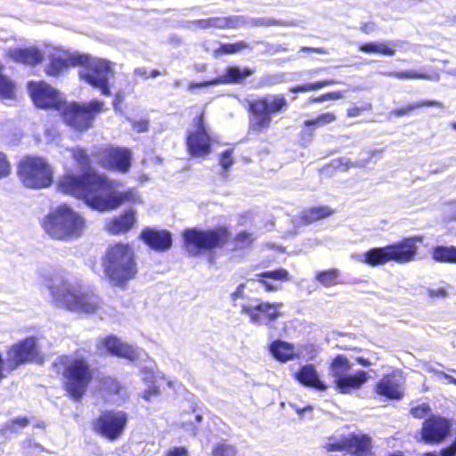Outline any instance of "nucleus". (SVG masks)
<instances>
[{
  "mask_svg": "<svg viewBox=\"0 0 456 456\" xmlns=\"http://www.w3.org/2000/svg\"><path fill=\"white\" fill-rule=\"evenodd\" d=\"M333 212L328 206L313 207L304 210L300 215V219L305 224H309L330 216Z\"/></svg>",
  "mask_w": 456,
  "mask_h": 456,
  "instance_id": "obj_29",
  "label": "nucleus"
},
{
  "mask_svg": "<svg viewBox=\"0 0 456 456\" xmlns=\"http://www.w3.org/2000/svg\"><path fill=\"white\" fill-rule=\"evenodd\" d=\"M327 452H342L355 455L365 456L371 448V439L366 435H349L329 437L323 444Z\"/></svg>",
  "mask_w": 456,
  "mask_h": 456,
  "instance_id": "obj_14",
  "label": "nucleus"
},
{
  "mask_svg": "<svg viewBox=\"0 0 456 456\" xmlns=\"http://www.w3.org/2000/svg\"><path fill=\"white\" fill-rule=\"evenodd\" d=\"M74 159L83 167L88 166L89 159L86 153L82 149H73L70 151Z\"/></svg>",
  "mask_w": 456,
  "mask_h": 456,
  "instance_id": "obj_44",
  "label": "nucleus"
},
{
  "mask_svg": "<svg viewBox=\"0 0 456 456\" xmlns=\"http://www.w3.org/2000/svg\"><path fill=\"white\" fill-rule=\"evenodd\" d=\"M18 175L22 183L32 189H42L53 183V169L45 159L26 157L20 160Z\"/></svg>",
  "mask_w": 456,
  "mask_h": 456,
  "instance_id": "obj_9",
  "label": "nucleus"
},
{
  "mask_svg": "<svg viewBox=\"0 0 456 456\" xmlns=\"http://www.w3.org/2000/svg\"><path fill=\"white\" fill-rule=\"evenodd\" d=\"M395 46L396 44L391 42L389 44L386 42H370L363 44L360 46V51L366 53H379L386 56H394L395 54V50L391 47Z\"/></svg>",
  "mask_w": 456,
  "mask_h": 456,
  "instance_id": "obj_30",
  "label": "nucleus"
},
{
  "mask_svg": "<svg viewBox=\"0 0 456 456\" xmlns=\"http://www.w3.org/2000/svg\"><path fill=\"white\" fill-rule=\"evenodd\" d=\"M188 454L187 448L183 446L171 448L167 452V456H188Z\"/></svg>",
  "mask_w": 456,
  "mask_h": 456,
  "instance_id": "obj_51",
  "label": "nucleus"
},
{
  "mask_svg": "<svg viewBox=\"0 0 456 456\" xmlns=\"http://www.w3.org/2000/svg\"><path fill=\"white\" fill-rule=\"evenodd\" d=\"M134 212L129 210L124 215L108 221L105 224L107 231L111 234H119L130 230L135 223Z\"/></svg>",
  "mask_w": 456,
  "mask_h": 456,
  "instance_id": "obj_27",
  "label": "nucleus"
},
{
  "mask_svg": "<svg viewBox=\"0 0 456 456\" xmlns=\"http://www.w3.org/2000/svg\"><path fill=\"white\" fill-rule=\"evenodd\" d=\"M96 157L102 167L126 173L131 166L132 152L126 148L108 146L100 149Z\"/></svg>",
  "mask_w": 456,
  "mask_h": 456,
  "instance_id": "obj_18",
  "label": "nucleus"
},
{
  "mask_svg": "<svg viewBox=\"0 0 456 456\" xmlns=\"http://www.w3.org/2000/svg\"><path fill=\"white\" fill-rule=\"evenodd\" d=\"M143 380L146 383H153V374L151 371L143 372Z\"/></svg>",
  "mask_w": 456,
  "mask_h": 456,
  "instance_id": "obj_61",
  "label": "nucleus"
},
{
  "mask_svg": "<svg viewBox=\"0 0 456 456\" xmlns=\"http://www.w3.org/2000/svg\"><path fill=\"white\" fill-rule=\"evenodd\" d=\"M436 374L446 379L450 383L456 385V379L444 371H436Z\"/></svg>",
  "mask_w": 456,
  "mask_h": 456,
  "instance_id": "obj_59",
  "label": "nucleus"
},
{
  "mask_svg": "<svg viewBox=\"0 0 456 456\" xmlns=\"http://www.w3.org/2000/svg\"><path fill=\"white\" fill-rule=\"evenodd\" d=\"M28 90L34 103L42 109H61L64 103L60 92L44 81L30 82Z\"/></svg>",
  "mask_w": 456,
  "mask_h": 456,
  "instance_id": "obj_19",
  "label": "nucleus"
},
{
  "mask_svg": "<svg viewBox=\"0 0 456 456\" xmlns=\"http://www.w3.org/2000/svg\"><path fill=\"white\" fill-rule=\"evenodd\" d=\"M452 421L440 415H431L422 423L421 440L427 444L442 443L450 434Z\"/></svg>",
  "mask_w": 456,
  "mask_h": 456,
  "instance_id": "obj_17",
  "label": "nucleus"
},
{
  "mask_svg": "<svg viewBox=\"0 0 456 456\" xmlns=\"http://www.w3.org/2000/svg\"><path fill=\"white\" fill-rule=\"evenodd\" d=\"M183 427L186 430L190 431L191 434L196 435V433H197V428H196L194 425H192V424L187 425V424H186V425H183Z\"/></svg>",
  "mask_w": 456,
  "mask_h": 456,
  "instance_id": "obj_64",
  "label": "nucleus"
},
{
  "mask_svg": "<svg viewBox=\"0 0 456 456\" xmlns=\"http://www.w3.org/2000/svg\"><path fill=\"white\" fill-rule=\"evenodd\" d=\"M241 313L247 314L250 322L255 324L261 322L264 315L269 322L275 321L281 316V308L282 303H269V302H258L257 300H251L250 302L241 304Z\"/></svg>",
  "mask_w": 456,
  "mask_h": 456,
  "instance_id": "obj_20",
  "label": "nucleus"
},
{
  "mask_svg": "<svg viewBox=\"0 0 456 456\" xmlns=\"http://www.w3.org/2000/svg\"><path fill=\"white\" fill-rule=\"evenodd\" d=\"M244 289L245 284H240L237 287L236 290L233 293H232L231 297L233 302H236L238 299L244 297Z\"/></svg>",
  "mask_w": 456,
  "mask_h": 456,
  "instance_id": "obj_54",
  "label": "nucleus"
},
{
  "mask_svg": "<svg viewBox=\"0 0 456 456\" xmlns=\"http://www.w3.org/2000/svg\"><path fill=\"white\" fill-rule=\"evenodd\" d=\"M248 47V44L244 41H240L235 44H224L221 45L218 52L224 53H235Z\"/></svg>",
  "mask_w": 456,
  "mask_h": 456,
  "instance_id": "obj_42",
  "label": "nucleus"
},
{
  "mask_svg": "<svg viewBox=\"0 0 456 456\" xmlns=\"http://www.w3.org/2000/svg\"><path fill=\"white\" fill-rule=\"evenodd\" d=\"M103 272L110 283L124 288L137 273V265L133 248L117 243L110 246L102 262Z\"/></svg>",
  "mask_w": 456,
  "mask_h": 456,
  "instance_id": "obj_4",
  "label": "nucleus"
},
{
  "mask_svg": "<svg viewBox=\"0 0 456 456\" xmlns=\"http://www.w3.org/2000/svg\"><path fill=\"white\" fill-rule=\"evenodd\" d=\"M63 376L67 392L75 401H79L93 379L88 363L82 358L69 359L65 363Z\"/></svg>",
  "mask_w": 456,
  "mask_h": 456,
  "instance_id": "obj_10",
  "label": "nucleus"
},
{
  "mask_svg": "<svg viewBox=\"0 0 456 456\" xmlns=\"http://www.w3.org/2000/svg\"><path fill=\"white\" fill-rule=\"evenodd\" d=\"M431 296H436V297H446L447 291L444 289H438L437 290L431 291Z\"/></svg>",
  "mask_w": 456,
  "mask_h": 456,
  "instance_id": "obj_60",
  "label": "nucleus"
},
{
  "mask_svg": "<svg viewBox=\"0 0 456 456\" xmlns=\"http://www.w3.org/2000/svg\"><path fill=\"white\" fill-rule=\"evenodd\" d=\"M236 455H237L236 448L233 445L228 444L225 443L217 444L212 451V456H236Z\"/></svg>",
  "mask_w": 456,
  "mask_h": 456,
  "instance_id": "obj_40",
  "label": "nucleus"
},
{
  "mask_svg": "<svg viewBox=\"0 0 456 456\" xmlns=\"http://www.w3.org/2000/svg\"><path fill=\"white\" fill-rule=\"evenodd\" d=\"M376 392L390 399H400L403 395L400 379L394 374L384 376L376 385Z\"/></svg>",
  "mask_w": 456,
  "mask_h": 456,
  "instance_id": "obj_23",
  "label": "nucleus"
},
{
  "mask_svg": "<svg viewBox=\"0 0 456 456\" xmlns=\"http://www.w3.org/2000/svg\"><path fill=\"white\" fill-rule=\"evenodd\" d=\"M96 346L101 353L105 350L113 355L126 358L130 361H135L138 359L142 353L141 349L122 342L116 336H108L106 338H100L98 339Z\"/></svg>",
  "mask_w": 456,
  "mask_h": 456,
  "instance_id": "obj_21",
  "label": "nucleus"
},
{
  "mask_svg": "<svg viewBox=\"0 0 456 456\" xmlns=\"http://www.w3.org/2000/svg\"><path fill=\"white\" fill-rule=\"evenodd\" d=\"M195 24L200 28H212V18L206 20H199L195 21Z\"/></svg>",
  "mask_w": 456,
  "mask_h": 456,
  "instance_id": "obj_56",
  "label": "nucleus"
},
{
  "mask_svg": "<svg viewBox=\"0 0 456 456\" xmlns=\"http://www.w3.org/2000/svg\"><path fill=\"white\" fill-rule=\"evenodd\" d=\"M11 173V165L6 155L0 151V179L7 177Z\"/></svg>",
  "mask_w": 456,
  "mask_h": 456,
  "instance_id": "obj_46",
  "label": "nucleus"
},
{
  "mask_svg": "<svg viewBox=\"0 0 456 456\" xmlns=\"http://www.w3.org/2000/svg\"><path fill=\"white\" fill-rule=\"evenodd\" d=\"M45 286L53 302L59 307L86 314H96L102 308L100 297L93 292L83 290L79 282L64 271L55 272L46 281Z\"/></svg>",
  "mask_w": 456,
  "mask_h": 456,
  "instance_id": "obj_2",
  "label": "nucleus"
},
{
  "mask_svg": "<svg viewBox=\"0 0 456 456\" xmlns=\"http://www.w3.org/2000/svg\"><path fill=\"white\" fill-rule=\"evenodd\" d=\"M118 183L89 169L82 176L66 175L58 183L64 193L82 199L92 208L99 211L110 210L124 201L136 202L139 196L133 191L119 192Z\"/></svg>",
  "mask_w": 456,
  "mask_h": 456,
  "instance_id": "obj_1",
  "label": "nucleus"
},
{
  "mask_svg": "<svg viewBox=\"0 0 456 456\" xmlns=\"http://www.w3.org/2000/svg\"><path fill=\"white\" fill-rule=\"evenodd\" d=\"M420 239L407 238L401 242L382 248H373L356 258L369 265L376 266L389 261L404 264L414 259L417 253V241Z\"/></svg>",
  "mask_w": 456,
  "mask_h": 456,
  "instance_id": "obj_6",
  "label": "nucleus"
},
{
  "mask_svg": "<svg viewBox=\"0 0 456 456\" xmlns=\"http://www.w3.org/2000/svg\"><path fill=\"white\" fill-rule=\"evenodd\" d=\"M353 363L343 354L337 355L329 367V375L334 387L341 394H350L360 389L369 379L367 371L358 370L352 373Z\"/></svg>",
  "mask_w": 456,
  "mask_h": 456,
  "instance_id": "obj_7",
  "label": "nucleus"
},
{
  "mask_svg": "<svg viewBox=\"0 0 456 456\" xmlns=\"http://www.w3.org/2000/svg\"><path fill=\"white\" fill-rule=\"evenodd\" d=\"M254 240L253 234L242 232L236 237V245L240 248H244L251 244Z\"/></svg>",
  "mask_w": 456,
  "mask_h": 456,
  "instance_id": "obj_48",
  "label": "nucleus"
},
{
  "mask_svg": "<svg viewBox=\"0 0 456 456\" xmlns=\"http://www.w3.org/2000/svg\"><path fill=\"white\" fill-rule=\"evenodd\" d=\"M382 75L387 77H393L398 79H426V80H433L436 81L439 79V76L437 74H427V73H419L415 70H407V71H388L383 72Z\"/></svg>",
  "mask_w": 456,
  "mask_h": 456,
  "instance_id": "obj_31",
  "label": "nucleus"
},
{
  "mask_svg": "<svg viewBox=\"0 0 456 456\" xmlns=\"http://www.w3.org/2000/svg\"><path fill=\"white\" fill-rule=\"evenodd\" d=\"M133 128L138 133H142L148 129V122L146 120L134 121Z\"/></svg>",
  "mask_w": 456,
  "mask_h": 456,
  "instance_id": "obj_53",
  "label": "nucleus"
},
{
  "mask_svg": "<svg viewBox=\"0 0 456 456\" xmlns=\"http://www.w3.org/2000/svg\"><path fill=\"white\" fill-rule=\"evenodd\" d=\"M356 361L362 366H370L371 365V362L368 360V359H365L363 357H357L356 358Z\"/></svg>",
  "mask_w": 456,
  "mask_h": 456,
  "instance_id": "obj_63",
  "label": "nucleus"
},
{
  "mask_svg": "<svg viewBox=\"0 0 456 456\" xmlns=\"http://www.w3.org/2000/svg\"><path fill=\"white\" fill-rule=\"evenodd\" d=\"M4 67L0 63V97L12 99L15 95V85L7 77L2 74Z\"/></svg>",
  "mask_w": 456,
  "mask_h": 456,
  "instance_id": "obj_37",
  "label": "nucleus"
},
{
  "mask_svg": "<svg viewBox=\"0 0 456 456\" xmlns=\"http://www.w3.org/2000/svg\"><path fill=\"white\" fill-rule=\"evenodd\" d=\"M6 370L12 371L19 366L39 359L40 346L38 339L28 337L12 345L7 352Z\"/></svg>",
  "mask_w": 456,
  "mask_h": 456,
  "instance_id": "obj_13",
  "label": "nucleus"
},
{
  "mask_svg": "<svg viewBox=\"0 0 456 456\" xmlns=\"http://www.w3.org/2000/svg\"><path fill=\"white\" fill-rule=\"evenodd\" d=\"M257 276L279 281H288L289 279V273L285 269H278L274 271L262 273L260 274H257Z\"/></svg>",
  "mask_w": 456,
  "mask_h": 456,
  "instance_id": "obj_43",
  "label": "nucleus"
},
{
  "mask_svg": "<svg viewBox=\"0 0 456 456\" xmlns=\"http://www.w3.org/2000/svg\"><path fill=\"white\" fill-rule=\"evenodd\" d=\"M245 23L242 16H234L230 18H212V28H237Z\"/></svg>",
  "mask_w": 456,
  "mask_h": 456,
  "instance_id": "obj_35",
  "label": "nucleus"
},
{
  "mask_svg": "<svg viewBox=\"0 0 456 456\" xmlns=\"http://www.w3.org/2000/svg\"><path fill=\"white\" fill-rule=\"evenodd\" d=\"M270 351L273 357L280 362H288L296 355L294 346L281 340L273 342L270 346Z\"/></svg>",
  "mask_w": 456,
  "mask_h": 456,
  "instance_id": "obj_28",
  "label": "nucleus"
},
{
  "mask_svg": "<svg viewBox=\"0 0 456 456\" xmlns=\"http://www.w3.org/2000/svg\"><path fill=\"white\" fill-rule=\"evenodd\" d=\"M7 56L16 62L34 66L42 61L44 53L37 48L31 46L9 49Z\"/></svg>",
  "mask_w": 456,
  "mask_h": 456,
  "instance_id": "obj_24",
  "label": "nucleus"
},
{
  "mask_svg": "<svg viewBox=\"0 0 456 456\" xmlns=\"http://www.w3.org/2000/svg\"><path fill=\"white\" fill-rule=\"evenodd\" d=\"M431 411L429 405L426 403H423L421 404H419L415 407H412L411 409V413L415 417V418H418V419H422L424 418L425 416L428 415V413H429Z\"/></svg>",
  "mask_w": 456,
  "mask_h": 456,
  "instance_id": "obj_47",
  "label": "nucleus"
},
{
  "mask_svg": "<svg viewBox=\"0 0 456 456\" xmlns=\"http://www.w3.org/2000/svg\"><path fill=\"white\" fill-rule=\"evenodd\" d=\"M426 106L444 107V104L438 101H429V100L428 101H420V102H416L411 103L403 108L395 109L391 111V114H393L396 117H403V116L408 115L410 112H411L412 110H414L416 109H419L421 107H426Z\"/></svg>",
  "mask_w": 456,
  "mask_h": 456,
  "instance_id": "obj_34",
  "label": "nucleus"
},
{
  "mask_svg": "<svg viewBox=\"0 0 456 456\" xmlns=\"http://www.w3.org/2000/svg\"><path fill=\"white\" fill-rule=\"evenodd\" d=\"M336 84L335 80H323L312 84H305L303 86H297L291 89L293 93H305L309 91H316L322 87Z\"/></svg>",
  "mask_w": 456,
  "mask_h": 456,
  "instance_id": "obj_39",
  "label": "nucleus"
},
{
  "mask_svg": "<svg viewBox=\"0 0 456 456\" xmlns=\"http://www.w3.org/2000/svg\"><path fill=\"white\" fill-rule=\"evenodd\" d=\"M444 213L450 220L456 221V200L445 206Z\"/></svg>",
  "mask_w": 456,
  "mask_h": 456,
  "instance_id": "obj_50",
  "label": "nucleus"
},
{
  "mask_svg": "<svg viewBox=\"0 0 456 456\" xmlns=\"http://www.w3.org/2000/svg\"><path fill=\"white\" fill-rule=\"evenodd\" d=\"M432 256L437 262L456 264V247H436L433 249Z\"/></svg>",
  "mask_w": 456,
  "mask_h": 456,
  "instance_id": "obj_32",
  "label": "nucleus"
},
{
  "mask_svg": "<svg viewBox=\"0 0 456 456\" xmlns=\"http://www.w3.org/2000/svg\"><path fill=\"white\" fill-rule=\"evenodd\" d=\"M339 272L338 269H330L318 272L315 279L323 286L330 287L338 283Z\"/></svg>",
  "mask_w": 456,
  "mask_h": 456,
  "instance_id": "obj_36",
  "label": "nucleus"
},
{
  "mask_svg": "<svg viewBox=\"0 0 456 456\" xmlns=\"http://www.w3.org/2000/svg\"><path fill=\"white\" fill-rule=\"evenodd\" d=\"M212 138L204 123L201 113L194 118L192 126L187 132V149L192 157L203 158L211 152Z\"/></svg>",
  "mask_w": 456,
  "mask_h": 456,
  "instance_id": "obj_15",
  "label": "nucleus"
},
{
  "mask_svg": "<svg viewBox=\"0 0 456 456\" xmlns=\"http://www.w3.org/2000/svg\"><path fill=\"white\" fill-rule=\"evenodd\" d=\"M372 109L370 102L362 103L361 106H354L349 108L346 111L347 116L350 118L359 117L363 111H369Z\"/></svg>",
  "mask_w": 456,
  "mask_h": 456,
  "instance_id": "obj_45",
  "label": "nucleus"
},
{
  "mask_svg": "<svg viewBox=\"0 0 456 456\" xmlns=\"http://www.w3.org/2000/svg\"><path fill=\"white\" fill-rule=\"evenodd\" d=\"M296 379L305 386L314 387L318 390H326L327 386L320 379L315 367L313 364L303 366L297 373Z\"/></svg>",
  "mask_w": 456,
  "mask_h": 456,
  "instance_id": "obj_26",
  "label": "nucleus"
},
{
  "mask_svg": "<svg viewBox=\"0 0 456 456\" xmlns=\"http://www.w3.org/2000/svg\"><path fill=\"white\" fill-rule=\"evenodd\" d=\"M100 387L101 389L108 391L111 394H117L120 389L119 383L115 379L110 377L102 379L100 381Z\"/></svg>",
  "mask_w": 456,
  "mask_h": 456,
  "instance_id": "obj_41",
  "label": "nucleus"
},
{
  "mask_svg": "<svg viewBox=\"0 0 456 456\" xmlns=\"http://www.w3.org/2000/svg\"><path fill=\"white\" fill-rule=\"evenodd\" d=\"M85 224V219L65 204L52 211L44 221L45 232L57 240L78 238L84 231Z\"/></svg>",
  "mask_w": 456,
  "mask_h": 456,
  "instance_id": "obj_5",
  "label": "nucleus"
},
{
  "mask_svg": "<svg viewBox=\"0 0 456 456\" xmlns=\"http://www.w3.org/2000/svg\"><path fill=\"white\" fill-rule=\"evenodd\" d=\"M290 406L296 411V412L302 418L304 413L306 411H312L313 407L311 405H306L304 407H298L294 403H291Z\"/></svg>",
  "mask_w": 456,
  "mask_h": 456,
  "instance_id": "obj_55",
  "label": "nucleus"
},
{
  "mask_svg": "<svg viewBox=\"0 0 456 456\" xmlns=\"http://www.w3.org/2000/svg\"><path fill=\"white\" fill-rule=\"evenodd\" d=\"M288 102L282 94H267L249 103V128L254 132L267 130L272 123V116L281 111Z\"/></svg>",
  "mask_w": 456,
  "mask_h": 456,
  "instance_id": "obj_8",
  "label": "nucleus"
},
{
  "mask_svg": "<svg viewBox=\"0 0 456 456\" xmlns=\"http://www.w3.org/2000/svg\"><path fill=\"white\" fill-rule=\"evenodd\" d=\"M344 97L343 94L341 92H332L326 94V99L328 101H334V100H339Z\"/></svg>",
  "mask_w": 456,
  "mask_h": 456,
  "instance_id": "obj_57",
  "label": "nucleus"
},
{
  "mask_svg": "<svg viewBox=\"0 0 456 456\" xmlns=\"http://www.w3.org/2000/svg\"><path fill=\"white\" fill-rule=\"evenodd\" d=\"M228 232L223 227L208 231L190 229L183 232L186 249L192 256L199 255L202 249L221 247L228 240Z\"/></svg>",
  "mask_w": 456,
  "mask_h": 456,
  "instance_id": "obj_11",
  "label": "nucleus"
},
{
  "mask_svg": "<svg viewBox=\"0 0 456 456\" xmlns=\"http://www.w3.org/2000/svg\"><path fill=\"white\" fill-rule=\"evenodd\" d=\"M361 30L366 34H370L375 30V25L372 23H363L361 26Z\"/></svg>",
  "mask_w": 456,
  "mask_h": 456,
  "instance_id": "obj_58",
  "label": "nucleus"
},
{
  "mask_svg": "<svg viewBox=\"0 0 456 456\" xmlns=\"http://www.w3.org/2000/svg\"><path fill=\"white\" fill-rule=\"evenodd\" d=\"M141 238L147 245L156 250H167L172 243L171 235L166 231L146 229L142 232Z\"/></svg>",
  "mask_w": 456,
  "mask_h": 456,
  "instance_id": "obj_25",
  "label": "nucleus"
},
{
  "mask_svg": "<svg viewBox=\"0 0 456 456\" xmlns=\"http://www.w3.org/2000/svg\"><path fill=\"white\" fill-rule=\"evenodd\" d=\"M70 65H85L79 71L80 77L92 86L99 88L102 94H110L109 81L113 72L110 63L105 60L89 59L87 56L69 53L53 55L46 73L56 77L67 70Z\"/></svg>",
  "mask_w": 456,
  "mask_h": 456,
  "instance_id": "obj_3",
  "label": "nucleus"
},
{
  "mask_svg": "<svg viewBox=\"0 0 456 456\" xmlns=\"http://www.w3.org/2000/svg\"><path fill=\"white\" fill-rule=\"evenodd\" d=\"M232 150H227V151H224L220 156L219 164L222 166V167L224 170H227L233 164V158H232Z\"/></svg>",
  "mask_w": 456,
  "mask_h": 456,
  "instance_id": "obj_49",
  "label": "nucleus"
},
{
  "mask_svg": "<svg viewBox=\"0 0 456 456\" xmlns=\"http://www.w3.org/2000/svg\"><path fill=\"white\" fill-rule=\"evenodd\" d=\"M28 424V418L18 417V418H15L13 419H11V420L7 421L6 423H4L2 426L0 432L3 436H8L12 434L18 433L20 429L27 427Z\"/></svg>",
  "mask_w": 456,
  "mask_h": 456,
  "instance_id": "obj_33",
  "label": "nucleus"
},
{
  "mask_svg": "<svg viewBox=\"0 0 456 456\" xmlns=\"http://www.w3.org/2000/svg\"><path fill=\"white\" fill-rule=\"evenodd\" d=\"M159 394V389L158 387L151 385L149 387L147 390H145L142 394V398L150 401L151 396L158 395Z\"/></svg>",
  "mask_w": 456,
  "mask_h": 456,
  "instance_id": "obj_52",
  "label": "nucleus"
},
{
  "mask_svg": "<svg viewBox=\"0 0 456 456\" xmlns=\"http://www.w3.org/2000/svg\"><path fill=\"white\" fill-rule=\"evenodd\" d=\"M253 74V70L248 68L240 69L239 67L233 66L229 67L225 73L214 79L204 81L201 83H191L189 85V90L193 91L198 87H206L209 86L222 85V84H232L239 83L241 79Z\"/></svg>",
  "mask_w": 456,
  "mask_h": 456,
  "instance_id": "obj_22",
  "label": "nucleus"
},
{
  "mask_svg": "<svg viewBox=\"0 0 456 456\" xmlns=\"http://www.w3.org/2000/svg\"><path fill=\"white\" fill-rule=\"evenodd\" d=\"M302 52L309 51V52H314L318 53H326V51L322 48H307V47H302Z\"/></svg>",
  "mask_w": 456,
  "mask_h": 456,
  "instance_id": "obj_62",
  "label": "nucleus"
},
{
  "mask_svg": "<svg viewBox=\"0 0 456 456\" xmlns=\"http://www.w3.org/2000/svg\"><path fill=\"white\" fill-rule=\"evenodd\" d=\"M337 116L333 112H325L317 117L304 121L305 126L321 127L336 121Z\"/></svg>",
  "mask_w": 456,
  "mask_h": 456,
  "instance_id": "obj_38",
  "label": "nucleus"
},
{
  "mask_svg": "<svg viewBox=\"0 0 456 456\" xmlns=\"http://www.w3.org/2000/svg\"><path fill=\"white\" fill-rule=\"evenodd\" d=\"M127 419L123 411H105L97 419L95 430L109 440H117L123 434Z\"/></svg>",
  "mask_w": 456,
  "mask_h": 456,
  "instance_id": "obj_16",
  "label": "nucleus"
},
{
  "mask_svg": "<svg viewBox=\"0 0 456 456\" xmlns=\"http://www.w3.org/2000/svg\"><path fill=\"white\" fill-rule=\"evenodd\" d=\"M103 105L102 102L96 100L85 105L76 102L64 104L62 110L63 119L76 130H86L92 126L95 115L102 111Z\"/></svg>",
  "mask_w": 456,
  "mask_h": 456,
  "instance_id": "obj_12",
  "label": "nucleus"
}]
</instances>
